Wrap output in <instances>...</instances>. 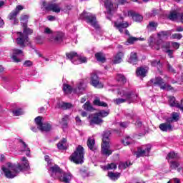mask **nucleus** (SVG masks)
<instances>
[{
	"label": "nucleus",
	"mask_w": 183,
	"mask_h": 183,
	"mask_svg": "<svg viewBox=\"0 0 183 183\" xmlns=\"http://www.w3.org/2000/svg\"><path fill=\"white\" fill-rule=\"evenodd\" d=\"M109 91L122 97V98L114 99L113 100V102L117 105L124 104V102H129V104H131L132 102H135V101L138 99V94L135 91L120 86H114L112 89H109Z\"/></svg>",
	"instance_id": "1"
},
{
	"label": "nucleus",
	"mask_w": 183,
	"mask_h": 183,
	"mask_svg": "<svg viewBox=\"0 0 183 183\" xmlns=\"http://www.w3.org/2000/svg\"><path fill=\"white\" fill-rule=\"evenodd\" d=\"M21 164H14L12 163H6V167L3 166L1 169L6 177V178H9V179H12L17 177L18 174L21 172V171H27L29 169V162H28V159L24 157L21 159Z\"/></svg>",
	"instance_id": "2"
},
{
	"label": "nucleus",
	"mask_w": 183,
	"mask_h": 183,
	"mask_svg": "<svg viewBox=\"0 0 183 183\" xmlns=\"http://www.w3.org/2000/svg\"><path fill=\"white\" fill-rule=\"evenodd\" d=\"M171 30L159 31L157 33L158 39H155L154 36H151L148 40L149 46L152 48V49L159 51V49H161V44H162V41L168 39V37L171 36Z\"/></svg>",
	"instance_id": "3"
},
{
	"label": "nucleus",
	"mask_w": 183,
	"mask_h": 183,
	"mask_svg": "<svg viewBox=\"0 0 183 183\" xmlns=\"http://www.w3.org/2000/svg\"><path fill=\"white\" fill-rule=\"evenodd\" d=\"M51 177L52 178H58L59 181L64 183H71L73 178L71 172H63L58 165L54 164V167H50Z\"/></svg>",
	"instance_id": "4"
},
{
	"label": "nucleus",
	"mask_w": 183,
	"mask_h": 183,
	"mask_svg": "<svg viewBox=\"0 0 183 183\" xmlns=\"http://www.w3.org/2000/svg\"><path fill=\"white\" fill-rule=\"evenodd\" d=\"M24 33H19V36L16 39V42L17 45H19L21 48H25L26 45H29V38H28V35H31L34 32V31L28 26H23Z\"/></svg>",
	"instance_id": "5"
},
{
	"label": "nucleus",
	"mask_w": 183,
	"mask_h": 183,
	"mask_svg": "<svg viewBox=\"0 0 183 183\" xmlns=\"http://www.w3.org/2000/svg\"><path fill=\"white\" fill-rule=\"evenodd\" d=\"M109 135H111L109 132H104L103 134L101 152L105 157H109V155L112 154V150L109 149Z\"/></svg>",
	"instance_id": "6"
},
{
	"label": "nucleus",
	"mask_w": 183,
	"mask_h": 183,
	"mask_svg": "<svg viewBox=\"0 0 183 183\" xmlns=\"http://www.w3.org/2000/svg\"><path fill=\"white\" fill-rule=\"evenodd\" d=\"M79 19H84L87 24H89L93 26V28H95V29H99V25H98V22L97 21V16H95L94 14H92V13H86V11H83L80 14Z\"/></svg>",
	"instance_id": "7"
},
{
	"label": "nucleus",
	"mask_w": 183,
	"mask_h": 183,
	"mask_svg": "<svg viewBox=\"0 0 183 183\" xmlns=\"http://www.w3.org/2000/svg\"><path fill=\"white\" fill-rule=\"evenodd\" d=\"M84 155H85L84 147H82V146H79L75 152L71 155L70 159L74 162V164H84Z\"/></svg>",
	"instance_id": "8"
},
{
	"label": "nucleus",
	"mask_w": 183,
	"mask_h": 183,
	"mask_svg": "<svg viewBox=\"0 0 183 183\" xmlns=\"http://www.w3.org/2000/svg\"><path fill=\"white\" fill-rule=\"evenodd\" d=\"M66 56L71 61L74 65H79V64H85L87 59L85 56H81L78 55V53L71 51L66 54Z\"/></svg>",
	"instance_id": "9"
},
{
	"label": "nucleus",
	"mask_w": 183,
	"mask_h": 183,
	"mask_svg": "<svg viewBox=\"0 0 183 183\" xmlns=\"http://www.w3.org/2000/svg\"><path fill=\"white\" fill-rule=\"evenodd\" d=\"M63 91L66 94H82L84 91H85V84L84 82H80L79 85L77 86L76 89H72V86L68 84H63Z\"/></svg>",
	"instance_id": "10"
},
{
	"label": "nucleus",
	"mask_w": 183,
	"mask_h": 183,
	"mask_svg": "<svg viewBox=\"0 0 183 183\" xmlns=\"http://www.w3.org/2000/svg\"><path fill=\"white\" fill-rule=\"evenodd\" d=\"M151 148H152V145L149 144L142 145L137 148V151L134 152V155H136L137 158H141V157H149Z\"/></svg>",
	"instance_id": "11"
},
{
	"label": "nucleus",
	"mask_w": 183,
	"mask_h": 183,
	"mask_svg": "<svg viewBox=\"0 0 183 183\" xmlns=\"http://www.w3.org/2000/svg\"><path fill=\"white\" fill-rule=\"evenodd\" d=\"M36 124L37 125L38 129L41 131V132H48L52 129V126L49 124V123H42V117H37L34 119Z\"/></svg>",
	"instance_id": "12"
},
{
	"label": "nucleus",
	"mask_w": 183,
	"mask_h": 183,
	"mask_svg": "<svg viewBox=\"0 0 183 183\" xmlns=\"http://www.w3.org/2000/svg\"><path fill=\"white\" fill-rule=\"evenodd\" d=\"M41 4L42 9H45L46 11H52V12H55L56 14H59V12H61V7H59V4L51 3L46 4L45 0H42Z\"/></svg>",
	"instance_id": "13"
},
{
	"label": "nucleus",
	"mask_w": 183,
	"mask_h": 183,
	"mask_svg": "<svg viewBox=\"0 0 183 183\" xmlns=\"http://www.w3.org/2000/svg\"><path fill=\"white\" fill-rule=\"evenodd\" d=\"M22 9H24V6L18 5L16 6V9L9 14L8 18L11 21V24H13V25H16V24H18V19H16V16L18 14L22 11Z\"/></svg>",
	"instance_id": "14"
},
{
	"label": "nucleus",
	"mask_w": 183,
	"mask_h": 183,
	"mask_svg": "<svg viewBox=\"0 0 183 183\" xmlns=\"http://www.w3.org/2000/svg\"><path fill=\"white\" fill-rule=\"evenodd\" d=\"M151 81L154 85H158L160 86L161 89H166L167 91H172V86L165 84L164 79L161 77H156L155 79H152Z\"/></svg>",
	"instance_id": "15"
},
{
	"label": "nucleus",
	"mask_w": 183,
	"mask_h": 183,
	"mask_svg": "<svg viewBox=\"0 0 183 183\" xmlns=\"http://www.w3.org/2000/svg\"><path fill=\"white\" fill-rule=\"evenodd\" d=\"M159 127L163 132H171L175 129V127L168 119L166 122L160 124Z\"/></svg>",
	"instance_id": "16"
},
{
	"label": "nucleus",
	"mask_w": 183,
	"mask_h": 183,
	"mask_svg": "<svg viewBox=\"0 0 183 183\" xmlns=\"http://www.w3.org/2000/svg\"><path fill=\"white\" fill-rule=\"evenodd\" d=\"M19 56H24V51H22V50L21 49H14L12 50L11 56V59L13 60V62H21L22 59H21Z\"/></svg>",
	"instance_id": "17"
},
{
	"label": "nucleus",
	"mask_w": 183,
	"mask_h": 183,
	"mask_svg": "<svg viewBox=\"0 0 183 183\" xmlns=\"http://www.w3.org/2000/svg\"><path fill=\"white\" fill-rule=\"evenodd\" d=\"M91 84L94 88H104V84L99 81V78L96 74H92L91 76Z\"/></svg>",
	"instance_id": "18"
},
{
	"label": "nucleus",
	"mask_w": 183,
	"mask_h": 183,
	"mask_svg": "<svg viewBox=\"0 0 183 183\" xmlns=\"http://www.w3.org/2000/svg\"><path fill=\"white\" fill-rule=\"evenodd\" d=\"M89 124L90 125H99L100 124H102L104 121L99 117V116L97 114H92L89 117Z\"/></svg>",
	"instance_id": "19"
},
{
	"label": "nucleus",
	"mask_w": 183,
	"mask_h": 183,
	"mask_svg": "<svg viewBox=\"0 0 183 183\" xmlns=\"http://www.w3.org/2000/svg\"><path fill=\"white\" fill-rule=\"evenodd\" d=\"M20 143V152H25L26 157H31V149L28 147V144L25 143L22 139L19 140Z\"/></svg>",
	"instance_id": "20"
},
{
	"label": "nucleus",
	"mask_w": 183,
	"mask_h": 183,
	"mask_svg": "<svg viewBox=\"0 0 183 183\" xmlns=\"http://www.w3.org/2000/svg\"><path fill=\"white\" fill-rule=\"evenodd\" d=\"M128 16H132L133 21H135V22H141L142 19H144V17L142 15L135 13L133 11H128Z\"/></svg>",
	"instance_id": "21"
},
{
	"label": "nucleus",
	"mask_w": 183,
	"mask_h": 183,
	"mask_svg": "<svg viewBox=\"0 0 183 183\" xmlns=\"http://www.w3.org/2000/svg\"><path fill=\"white\" fill-rule=\"evenodd\" d=\"M128 62L129 64H132V65H137L138 64V54L137 52L132 51L130 53Z\"/></svg>",
	"instance_id": "22"
},
{
	"label": "nucleus",
	"mask_w": 183,
	"mask_h": 183,
	"mask_svg": "<svg viewBox=\"0 0 183 183\" xmlns=\"http://www.w3.org/2000/svg\"><path fill=\"white\" fill-rule=\"evenodd\" d=\"M107 11V14L110 15L111 12H112V9H114V4H112V1L111 0H102V1Z\"/></svg>",
	"instance_id": "23"
},
{
	"label": "nucleus",
	"mask_w": 183,
	"mask_h": 183,
	"mask_svg": "<svg viewBox=\"0 0 183 183\" xmlns=\"http://www.w3.org/2000/svg\"><path fill=\"white\" fill-rule=\"evenodd\" d=\"M114 26H116L117 29H119V32L122 34V32H124V29H125V28H128L129 26V24H128V22H114Z\"/></svg>",
	"instance_id": "24"
},
{
	"label": "nucleus",
	"mask_w": 183,
	"mask_h": 183,
	"mask_svg": "<svg viewBox=\"0 0 183 183\" xmlns=\"http://www.w3.org/2000/svg\"><path fill=\"white\" fill-rule=\"evenodd\" d=\"M87 146L89 149L91 151H97V146H95V139L94 138L89 137L87 140Z\"/></svg>",
	"instance_id": "25"
},
{
	"label": "nucleus",
	"mask_w": 183,
	"mask_h": 183,
	"mask_svg": "<svg viewBox=\"0 0 183 183\" xmlns=\"http://www.w3.org/2000/svg\"><path fill=\"white\" fill-rule=\"evenodd\" d=\"M124 52L119 51L114 57L113 63L114 64H121L122 62V58H124Z\"/></svg>",
	"instance_id": "26"
},
{
	"label": "nucleus",
	"mask_w": 183,
	"mask_h": 183,
	"mask_svg": "<svg viewBox=\"0 0 183 183\" xmlns=\"http://www.w3.org/2000/svg\"><path fill=\"white\" fill-rule=\"evenodd\" d=\"M169 168L171 169H177L178 172H181L182 171V167H179V162L177 161H172V162H169Z\"/></svg>",
	"instance_id": "27"
},
{
	"label": "nucleus",
	"mask_w": 183,
	"mask_h": 183,
	"mask_svg": "<svg viewBox=\"0 0 183 183\" xmlns=\"http://www.w3.org/2000/svg\"><path fill=\"white\" fill-rule=\"evenodd\" d=\"M166 159H167L168 162H172V159H179V155L177 153H174V152H170L168 153Z\"/></svg>",
	"instance_id": "28"
},
{
	"label": "nucleus",
	"mask_w": 183,
	"mask_h": 183,
	"mask_svg": "<svg viewBox=\"0 0 183 183\" xmlns=\"http://www.w3.org/2000/svg\"><path fill=\"white\" fill-rule=\"evenodd\" d=\"M181 13H178L177 11H172L168 16L169 19L170 21H179Z\"/></svg>",
	"instance_id": "29"
},
{
	"label": "nucleus",
	"mask_w": 183,
	"mask_h": 183,
	"mask_svg": "<svg viewBox=\"0 0 183 183\" xmlns=\"http://www.w3.org/2000/svg\"><path fill=\"white\" fill-rule=\"evenodd\" d=\"M169 122H178L179 121V114L177 112H173L171 114V117L167 118Z\"/></svg>",
	"instance_id": "30"
},
{
	"label": "nucleus",
	"mask_w": 183,
	"mask_h": 183,
	"mask_svg": "<svg viewBox=\"0 0 183 183\" xmlns=\"http://www.w3.org/2000/svg\"><path fill=\"white\" fill-rule=\"evenodd\" d=\"M147 72H148V70L146 68L139 67L137 69L136 74L137 76H142L144 78L147 75Z\"/></svg>",
	"instance_id": "31"
},
{
	"label": "nucleus",
	"mask_w": 183,
	"mask_h": 183,
	"mask_svg": "<svg viewBox=\"0 0 183 183\" xmlns=\"http://www.w3.org/2000/svg\"><path fill=\"white\" fill-rule=\"evenodd\" d=\"M64 41V33L57 32L56 36L54 37V42L56 44H61Z\"/></svg>",
	"instance_id": "32"
},
{
	"label": "nucleus",
	"mask_w": 183,
	"mask_h": 183,
	"mask_svg": "<svg viewBox=\"0 0 183 183\" xmlns=\"http://www.w3.org/2000/svg\"><path fill=\"white\" fill-rule=\"evenodd\" d=\"M59 108H61V109H71V108H74V106L71 103H58Z\"/></svg>",
	"instance_id": "33"
},
{
	"label": "nucleus",
	"mask_w": 183,
	"mask_h": 183,
	"mask_svg": "<svg viewBox=\"0 0 183 183\" xmlns=\"http://www.w3.org/2000/svg\"><path fill=\"white\" fill-rule=\"evenodd\" d=\"M58 149L65 150L66 149V139L64 138L57 144Z\"/></svg>",
	"instance_id": "34"
},
{
	"label": "nucleus",
	"mask_w": 183,
	"mask_h": 183,
	"mask_svg": "<svg viewBox=\"0 0 183 183\" xmlns=\"http://www.w3.org/2000/svg\"><path fill=\"white\" fill-rule=\"evenodd\" d=\"M94 105H96L97 107H108V104L104 102H101L99 98L96 97L95 99L93 102Z\"/></svg>",
	"instance_id": "35"
},
{
	"label": "nucleus",
	"mask_w": 183,
	"mask_h": 183,
	"mask_svg": "<svg viewBox=\"0 0 183 183\" xmlns=\"http://www.w3.org/2000/svg\"><path fill=\"white\" fill-rule=\"evenodd\" d=\"M169 104L171 107H176V108L179 107V103L175 100V97L171 96L169 97Z\"/></svg>",
	"instance_id": "36"
},
{
	"label": "nucleus",
	"mask_w": 183,
	"mask_h": 183,
	"mask_svg": "<svg viewBox=\"0 0 183 183\" xmlns=\"http://www.w3.org/2000/svg\"><path fill=\"white\" fill-rule=\"evenodd\" d=\"M28 19H29V16L22 15L21 16L20 21L22 26H28Z\"/></svg>",
	"instance_id": "37"
},
{
	"label": "nucleus",
	"mask_w": 183,
	"mask_h": 183,
	"mask_svg": "<svg viewBox=\"0 0 183 183\" xmlns=\"http://www.w3.org/2000/svg\"><path fill=\"white\" fill-rule=\"evenodd\" d=\"M158 26V24L155 21H150L147 25L148 31H157V27Z\"/></svg>",
	"instance_id": "38"
},
{
	"label": "nucleus",
	"mask_w": 183,
	"mask_h": 183,
	"mask_svg": "<svg viewBox=\"0 0 183 183\" xmlns=\"http://www.w3.org/2000/svg\"><path fill=\"white\" fill-rule=\"evenodd\" d=\"M116 80L117 82H119L120 84H124L127 83V78H125V76L121 74L117 75Z\"/></svg>",
	"instance_id": "39"
},
{
	"label": "nucleus",
	"mask_w": 183,
	"mask_h": 183,
	"mask_svg": "<svg viewBox=\"0 0 183 183\" xmlns=\"http://www.w3.org/2000/svg\"><path fill=\"white\" fill-rule=\"evenodd\" d=\"M108 177L110 178V179L115 181V180L118 179V178H119V177H121V174L118 173V172L114 173L112 172H109L108 173Z\"/></svg>",
	"instance_id": "40"
},
{
	"label": "nucleus",
	"mask_w": 183,
	"mask_h": 183,
	"mask_svg": "<svg viewBox=\"0 0 183 183\" xmlns=\"http://www.w3.org/2000/svg\"><path fill=\"white\" fill-rule=\"evenodd\" d=\"M68 121H69V116L65 115L62 119L61 124L63 127V128H66L68 127Z\"/></svg>",
	"instance_id": "41"
},
{
	"label": "nucleus",
	"mask_w": 183,
	"mask_h": 183,
	"mask_svg": "<svg viewBox=\"0 0 183 183\" xmlns=\"http://www.w3.org/2000/svg\"><path fill=\"white\" fill-rule=\"evenodd\" d=\"M122 143L125 147H127L128 145H131V144H134V141L130 137H127L122 140Z\"/></svg>",
	"instance_id": "42"
},
{
	"label": "nucleus",
	"mask_w": 183,
	"mask_h": 183,
	"mask_svg": "<svg viewBox=\"0 0 183 183\" xmlns=\"http://www.w3.org/2000/svg\"><path fill=\"white\" fill-rule=\"evenodd\" d=\"M44 159L48 163L47 169H48L49 174H51V168H52V167H54V166H51V164H52V160L49 159V156H48V155H46L44 157Z\"/></svg>",
	"instance_id": "43"
},
{
	"label": "nucleus",
	"mask_w": 183,
	"mask_h": 183,
	"mask_svg": "<svg viewBox=\"0 0 183 183\" xmlns=\"http://www.w3.org/2000/svg\"><path fill=\"white\" fill-rule=\"evenodd\" d=\"M95 58L99 62H105V56H104L102 53H97L95 54Z\"/></svg>",
	"instance_id": "44"
},
{
	"label": "nucleus",
	"mask_w": 183,
	"mask_h": 183,
	"mask_svg": "<svg viewBox=\"0 0 183 183\" xmlns=\"http://www.w3.org/2000/svg\"><path fill=\"white\" fill-rule=\"evenodd\" d=\"M102 168H103L104 170L117 169V164L115 163H112L107 164V166H104Z\"/></svg>",
	"instance_id": "45"
},
{
	"label": "nucleus",
	"mask_w": 183,
	"mask_h": 183,
	"mask_svg": "<svg viewBox=\"0 0 183 183\" xmlns=\"http://www.w3.org/2000/svg\"><path fill=\"white\" fill-rule=\"evenodd\" d=\"M99 118H105V117H108L109 115V111H104L102 110L97 113Z\"/></svg>",
	"instance_id": "46"
},
{
	"label": "nucleus",
	"mask_w": 183,
	"mask_h": 183,
	"mask_svg": "<svg viewBox=\"0 0 183 183\" xmlns=\"http://www.w3.org/2000/svg\"><path fill=\"white\" fill-rule=\"evenodd\" d=\"M84 109L85 111H93L94 108L91 105V104L89 102H86L84 105H83Z\"/></svg>",
	"instance_id": "47"
},
{
	"label": "nucleus",
	"mask_w": 183,
	"mask_h": 183,
	"mask_svg": "<svg viewBox=\"0 0 183 183\" xmlns=\"http://www.w3.org/2000/svg\"><path fill=\"white\" fill-rule=\"evenodd\" d=\"M22 114H24V112L21 109L13 111V114L14 117H19V115H22Z\"/></svg>",
	"instance_id": "48"
},
{
	"label": "nucleus",
	"mask_w": 183,
	"mask_h": 183,
	"mask_svg": "<svg viewBox=\"0 0 183 183\" xmlns=\"http://www.w3.org/2000/svg\"><path fill=\"white\" fill-rule=\"evenodd\" d=\"M172 39H181L182 38V34H173L172 35Z\"/></svg>",
	"instance_id": "49"
},
{
	"label": "nucleus",
	"mask_w": 183,
	"mask_h": 183,
	"mask_svg": "<svg viewBox=\"0 0 183 183\" xmlns=\"http://www.w3.org/2000/svg\"><path fill=\"white\" fill-rule=\"evenodd\" d=\"M152 66H158V65H161L160 61L154 60L151 62Z\"/></svg>",
	"instance_id": "50"
},
{
	"label": "nucleus",
	"mask_w": 183,
	"mask_h": 183,
	"mask_svg": "<svg viewBox=\"0 0 183 183\" xmlns=\"http://www.w3.org/2000/svg\"><path fill=\"white\" fill-rule=\"evenodd\" d=\"M162 48H166V49H169V46H171V42L167 41L164 43V46H162V44H161ZM160 46V48H161Z\"/></svg>",
	"instance_id": "51"
},
{
	"label": "nucleus",
	"mask_w": 183,
	"mask_h": 183,
	"mask_svg": "<svg viewBox=\"0 0 183 183\" xmlns=\"http://www.w3.org/2000/svg\"><path fill=\"white\" fill-rule=\"evenodd\" d=\"M136 41H138V39L135 37H130L128 39L127 42L129 44H134V42H136Z\"/></svg>",
	"instance_id": "52"
},
{
	"label": "nucleus",
	"mask_w": 183,
	"mask_h": 183,
	"mask_svg": "<svg viewBox=\"0 0 183 183\" xmlns=\"http://www.w3.org/2000/svg\"><path fill=\"white\" fill-rule=\"evenodd\" d=\"M132 165V164L129 162H126L125 163H123L120 165V167H123L124 168V169L126 168H128V167Z\"/></svg>",
	"instance_id": "53"
},
{
	"label": "nucleus",
	"mask_w": 183,
	"mask_h": 183,
	"mask_svg": "<svg viewBox=\"0 0 183 183\" xmlns=\"http://www.w3.org/2000/svg\"><path fill=\"white\" fill-rule=\"evenodd\" d=\"M166 53L168 54V56H169V58H174V56H173L174 50L167 49L166 51Z\"/></svg>",
	"instance_id": "54"
},
{
	"label": "nucleus",
	"mask_w": 183,
	"mask_h": 183,
	"mask_svg": "<svg viewBox=\"0 0 183 183\" xmlns=\"http://www.w3.org/2000/svg\"><path fill=\"white\" fill-rule=\"evenodd\" d=\"M36 44H39V45H42V44H44V39H42V38L38 36L36 38Z\"/></svg>",
	"instance_id": "55"
},
{
	"label": "nucleus",
	"mask_w": 183,
	"mask_h": 183,
	"mask_svg": "<svg viewBox=\"0 0 183 183\" xmlns=\"http://www.w3.org/2000/svg\"><path fill=\"white\" fill-rule=\"evenodd\" d=\"M167 69L169 72H172V74H175V69H174V68L172 67V66H171V64H167Z\"/></svg>",
	"instance_id": "56"
},
{
	"label": "nucleus",
	"mask_w": 183,
	"mask_h": 183,
	"mask_svg": "<svg viewBox=\"0 0 183 183\" xmlns=\"http://www.w3.org/2000/svg\"><path fill=\"white\" fill-rule=\"evenodd\" d=\"M172 46L174 49H178L179 48V43H178V42H172Z\"/></svg>",
	"instance_id": "57"
},
{
	"label": "nucleus",
	"mask_w": 183,
	"mask_h": 183,
	"mask_svg": "<svg viewBox=\"0 0 183 183\" xmlns=\"http://www.w3.org/2000/svg\"><path fill=\"white\" fill-rule=\"evenodd\" d=\"M120 127H122V128H127V127H128V125H129V122H120L119 123Z\"/></svg>",
	"instance_id": "58"
},
{
	"label": "nucleus",
	"mask_w": 183,
	"mask_h": 183,
	"mask_svg": "<svg viewBox=\"0 0 183 183\" xmlns=\"http://www.w3.org/2000/svg\"><path fill=\"white\" fill-rule=\"evenodd\" d=\"M134 117L135 116L133 114H129V113L126 114V118L127 119H134Z\"/></svg>",
	"instance_id": "59"
},
{
	"label": "nucleus",
	"mask_w": 183,
	"mask_h": 183,
	"mask_svg": "<svg viewBox=\"0 0 183 183\" xmlns=\"http://www.w3.org/2000/svg\"><path fill=\"white\" fill-rule=\"evenodd\" d=\"M47 19L48 21H55V19H56V18L55 17V16L49 15L47 16Z\"/></svg>",
	"instance_id": "60"
},
{
	"label": "nucleus",
	"mask_w": 183,
	"mask_h": 183,
	"mask_svg": "<svg viewBox=\"0 0 183 183\" xmlns=\"http://www.w3.org/2000/svg\"><path fill=\"white\" fill-rule=\"evenodd\" d=\"M24 66H31L32 65V61L27 60L24 63Z\"/></svg>",
	"instance_id": "61"
},
{
	"label": "nucleus",
	"mask_w": 183,
	"mask_h": 183,
	"mask_svg": "<svg viewBox=\"0 0 183 183\" xmlns=\"http://www.w3.org/2000/svg\"><path fill=\"white\" fill-rule=\"evenodd\" d=\"M176 32H183V27L181 26H177L175 29Z\"/></svg>",
	"instance_id": "62"
},
{
	"label": "nucleus",
	"mask_w": 183,
	"mask_h": 183,
	"mask_svg": "<svg viewBox=\"0 0 183 183\" xmlns=\"http://www.w3.org/2000/svg\"><path fill=\"white\" fill-rule=\"evenodd\" d=\"M44 34H52V30H51V29L48 28V27H46L44 29Z\"/></svg>",
	"instance_id": "63"
},
{
	"label": "nucleus",
	"mask_w": 183,
	"mask_h": 183,
	"mask_svg": "<svg viewBox=\"0 0 183 183\" xmlns=\"http://www.w3.org/2000/svg\"><path fill=\"white\" fill-rule=\"evenodd\" d=\"M76 122L77 125H81L82 124V122L81 121V119L79 118V117H76Z\"/></svg>",
	"instance_id": "64"
}]
</instances>
